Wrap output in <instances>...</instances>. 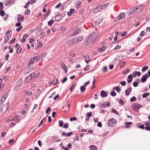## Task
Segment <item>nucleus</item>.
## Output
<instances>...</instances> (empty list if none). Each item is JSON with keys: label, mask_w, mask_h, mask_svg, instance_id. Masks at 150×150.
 <instances>
[{"label": "nucleus", "mask_w": 150, "mask_h": 150, "mask_svg": "<svg viewBox=\"0 0 150 150\" xmlns=\"http://www.w3.org/2000/svg\"><path fill=\"white\" fill-rule=\"evenodd\" d=\"M97 37L96 33L92 32L88 35L85 39V43L88 45L94 41Z\"/></svg>", "instance_id": "f257e3e1"}, {"label": "nucleus", "mask_w": 150, "mask_h": 150, "mask_svg": "<svg viewBox=\"0 0 150 150\" xmlns=\"http://www.w3.org/2000/svg\"><path fill=\"white\" fill-rule=\"evenodd\" d=\"M117 123L116 120L113 118L109 119L108 121V126L110 127H112L115 125Z\"/></svg>", "instance_id": "f03ea898"}, {"label": "nucleus", "mask_w": 150, "mask_h": 150, "mask_svg": "<svg viewBox=\"0 0 150 150\" xmlns=\"http://www.w3.org/2000/svg\"><path fill=\"white\" fill-rule=\"evenodd\" d=\"M40 57L38 56H36L31 58L29 61L28 64L30 65L32 64H34L37 62L39 59Z\"/></svg>", "instance_id": "7ed1b4c3"}, {"label": "nucleus", "mask_w": 150, "mask_h": 150, "mask_svg": "<svg viewBox=\"0 0 150 150\" xmlns=\"http://www.w3.org/2000/svg\"><path fill=\"white\" fill-rule=\"evenodd\" d=\"M142 106L140 104L137 103H134L132 105V108L135 111H138Z\"/></svg>", "instance_id": "20e7f679"}, {"label": "nucleus", "mask_w": 150, "mask_h": 150, "mask_svg": "<svg viewBox=\"0 0 150 150\" xmlns=\"http://www.w3.org/2000/svg\"><path fill=\"white\" fill-rule=\"evenodd\" d=\"M83 37H78L74 38V41L75 44H76L81 42L83 40Z\"/></svg>", "instance_id": "39448f33"}, {"label": "nucleus", "mask_w": 150, "mask_h": 150, "mask_svg": "<svg viewBox=\"0 0 150 150\" xmlns=\"http://www.w3.org/2000/svg\"><path fill=\"white\" fill-rule=\"evenodd\" d=\"M110 103H106V102L99 104V107L102 108H104L106 107H109L110 106Z\"/></svg>", "instance_id": "423d86ee"}, {"label": "nucleus", "mask_w": 150, "mask_h": 150, "mask_svg": "<svg viewBox=\"0 0 150 150\" xmlns=\"http://www.w3.org/2000/svg\"><path fill=\"white\" fill-rule=\"evenodd\" d=\"M34 76V74L33 73L31 74L28 76L26 78V81H25L24 83H26L29 82Z\"/></svg>", "instance_id": "0eeeda50"}, {"label": "nucleus", "mask_w": 150, "mask_h": 150, "mask_svg": "<svg viewBox=\"0 0 150 150\" xmlns=\"http://www.w3.org/2000/svg\"><path fill=\"white\" fill-rule=\"evenodd\" d=\"M125 18V14L123 13H121L117 17V19L118 20H119L121 19H124Z\"/></svg>", "instance_id": "6e6552de"}, {"label": "nucleus", "mask_w": 150, "mask_h": 150, "mask_svg": "<svg viewBox=\"0 0 150 150\" xmlns=\"http://www.w3.org/2000/svg\"><path fill=\"white\" fill-rule=\"evenodd\" d=\"M11 31L10 30H8L6 33V41H8L9 39L11 38Z\"/></svg>", "instance_id": "1a4fd4ad"}, {"label": "nucleus", "mask_w": 150, "mask_h": 150, "mask_svg": "<svg viewBox=\"0 0 150 150\" xmlns=\"http://www.w3.org/2000/svg\"><path fill=\"white\" fill-rule=\"evenodd\" d=\"M148 77V74H145L142 77L141 79V81L142 83L145 82L146 81Z\"/></svg>", "instance_id": "9d476101"}, {"label": "nucleus", "mask_w": 150, "mask_h": 150, "mask_svg": "<svg viewBox=\"0 0 150 150\" xmlns=\"http://www.w3.org/2000/svg\"><path fill=\"white\" fill-rule=\"evenodd\" d=\"M138 8L137 7H135L131 9L130 10L129 12L130 13H136L138 12Z\"/></svg>", "instance_id": "9b49d317"}, {"label": "nucleus", "mask_w": 150, "mask_h": 150, "mask_svg": "<svg viewBox=\"0 0 150 150\" xmlns=\"http://www.w3.org/2000/svg\"><path fill=\"white\" fill-rule=\"evenodd\" d=\"M8 96V93H6L4 94L2 97L1 100L2 102H4L6 100V99L7 98Z\"/></svg>", "instance_id": "f8f14e48"}, {"label": "nucleus", "mask_w": 150, "mask_h": 150, "mask_svg": "<svg viewBox=\"0 0 150 150\" xmlns=\"http://www.w3.org/2000/svg\"><path fill=\"white\" fill-rule=\"evenodd\" d=\"M100 95L102 98L108 96V94L104 91L102 90L100 93Z\"/></svg>", "instance_id": "ddd939ff"}, {"label": "nucleus", "mask_w": 150, "mask_h": 150, "mask_svg": "<svg viewBox=\"0 0 150 150\" xmlns=\"http://www.w3.org/2000/svg\"><path fill=\"white\" fill-rule=\"evenodd\" d=\"M102 11L100 6L98 7H96L93 10V13H96L98 12H100Z\"/></svg>", "instance_id": "4468645a"}, {"label": "nucleus", "mask_w": 150, "mask_h": 150, "mask_svg": "<svg viewBox=\"0 0 150 150\" xmlns=\"http://www.w3.org/2000/svg\"><path fill=\"white\" fill-rule=\"evenodd\" d=\"M133 79V76L132 75H129L127 77V82L128 83H130L132 81Z\"/></svg>", "instance_id": "2eb2a0df"}, {"label": "nucleus", "mask_w": 150, "mask_h": 150, "mask_svg": "<svg viewBox=\"0 0 150 150\" xmlns=\"http://www.w3.org/2000/svg\"><path fill=\"white\" fill-rule=\"evenodd\" d=\"M132 88L131 87H129L127 88L125 91V94L127 96L129 95L130 92L131 91Z\"/></svg>", "instance_id": "dca6fc26"}, {"label": "nucleus", "mask_w": 150, "mask_h": 150, "mask_svg": "<svg viewBox=\"0 0 150 150\" xmlns=\"http://www.w3.org/2000/svg\"><path fill=\"white\" fill-rule=\"evenodd\" d=\"M89 148L90 150H98V148L93 145L90 146Z\"/></svg>", "instance_id": "f3484780"}, {"label": "nucleus", "mask_w": 150, "mask_h": 150, "mask_svg": "<svg viewBox=\"0 0 150 150\" xmlns=\"http://www.w3.org/2000/svg\"><path fill=\"white\" fill-rule=\"evenodd\" d=\"M67 43L69 45L75 44L74 43V38L68 41L67 42Z\"/></svg>", "instance_id": "a211bd4d"}, {"label": "nucleus", "mask_w": 150, "mask_h": 150, "mask_svg": "<svg viewBox=\"0 0 150 150\" xmlns=\"http://www.w3.org/2000/svg\"><path fill=\"white\" fill-rule=\"evenodd\" d=\"M43 45L41 42H38V44L35 48L36 50H38L39 48H41L42 46Z\"/></svg>", "instance_id": "6ab92c4d"}, {"label": "nucleus", "mask_w": 150, "mask_h": 150, "mask_svg": "<svg viewBox=\"0 0 150 150\" xmlns=\"http://www.w3.org/2000/svg\"><path fill=\"white\" fill-rule=\"evenodd\" d=\"M61 65L62 69L65 71V72L67 73V68L65 66L64 64V63H62L61 64Z\"/></svg>", "instance_id": "aec40b11"}, {"label": "nucleus", "mask_w": 150, "mask_h": 150, "mask_svg": "<svg viewBox=\"0 0 150 150\" xmlns=\"http://www.w3.org/2000/svg\"><path fill=\"white\" fill-rule=\"evenodd\" d=\"M13 2L12 0H7L6 1V4L7 5L10 6L12 5Z\"/></svg>", "instance_id": "412c9836"}, {"label": "nucleus", "mask_w": 150, "mask_h": 150, "mask_svg": "<svg viewBox=\"0 0 150 150\" xmlns=\"http://www.w3.org/2000/svg\"><path fill=\"white\" fill-rule=\"evenodd\" d=\"M108 5V3H107L106 4L103 5L101 6H100L102 10L104 9L106 7H107Z\"/></svg>", "instance_id": "4be33fe9"}, {"label": "nucleus", "mask_w": 150, "mask_h": 150, "mask_svg": "<svg viewBox=\"0 0 150 150\" xmlns=\"http://www.w3.org/2000/svg\"><path fill=\"white\" fill-rule=\"evenodd\" d=\"M132 124V122H126L125 123V124L126 125L125 127L127 128H129L130 127L129 125Z\"/></svg>", "instance_id": "5701e85b"}, {"label": "nucleus", "mask_w": 150, "mask_h": 150, "mask_svg": "<svg viewBox=\"0 0 150 150\" xmlns=\"http://www.w3.org/2000/svg\"><path fill=\"white\" fill-rule=\"evenodd\" d=\"M80 89L81 92H84L85 90V86H81Z\"/></svg>", "instance_id": "b1692460"}, {"label": "nucleus", "mask_w": 150, "mask_h": 150, "mask_svg": "<svg viewBox=\"0 0 150 150\" xmlns=\"http://www.w3.org/2000/svg\"><path fill=\"white\" fill-rule=\"evenodd\" d=\"M113 89L114 90H115V89L116 91L118 92H120L121 90V89L118 86H116L115 87H114L113 88Z\"/></svg>", "instance_id": "393cba45"}, {"label": "nucleus", "mask_w": 150, "mask_h": 150, "mask_svg": "<svg viewBox=\"0 0 150 150\" xmlns=\"http://www.w3.org/2000/svg\"><path fill=\"white\" fill-rule=\"evenodd\" d=\"M102 21V20L101 18H98L97 19L96 22V23L97 24H98Z\"/></svg>", "instance_id": "a878e982"}, {"label": "nucleus", "mask_w": 150, "mask_h": 150, "mask_svg": "<svg viewBox=\"0 0 150 150\" xmlns=\"http://www.w3.org/2000/svg\"><path fill=\"white\" fill-rule=\"evenodd\" d=\"M149 95V93H144L142 95L143 98H145L147 97Z\"/></svg>", "instance_id": "bb28decb"}, {"label": "nucleus", "mask_w": 150, "mask_h": 150, "mask_svg": "<svg viewBox=\"0 0 150 150\" xmlns=\"http://www.w3.org/2000/svg\"><path fill=\"white\" fill-rule=\"evenodd\" d=\"M54 22V21L53 20H51L48 22V24L49 25L51 26Z\"/></svg>", "instance_id": "cd10ccee"}, {"label": "nucleus", "mask_w": 150, "mask_h": 150, "mask_svg": "<svg viewBox=\"0 0 150 150\" xmlns=\"http://www.w3.org/2000/svg\"><path fill=\"white\" fill-rule=\"evenodd\" d=\"M136 100V98L135 96H133L130 98V101L131 102H133Z\"/></svg>", "instance_id": "c85d7f7f"}, {"label": "nucleus", "mask_w": 150, "mask_h": 150, "mask_svg": "<svg viewBox=\"0 0 150 150\" xmlns=\"http://www.w3.org/2000/svg\"><path fill=\"white\" fill-rule=\"evenodd\" d=\"M148 69V67L147 66H144L143 67L142 69V71L143 72L145 71L146 70Z\"/></svg>", "instance_id": "c756f323"}, {"label": "nucleus", "mask_w": 150, "mask_h": 150, "mask_svg": "<svg viewBox=\"0 0 150 150\" xmlns=\"http://www.w3.org/2000/svg\"><path fill=\"white\" fill-rule=\"evenodd\" d=\"M110 94L112 96H114L116 95V93L114 91H113L110 93Z\"/></svg>", "instance_id": "7c9ffc66"}, {"label": "nucleus", "mask_w": 150, "mask_h": 150, "mask_svg": "<svg viewBox=\"0 0 150 150\" xmlns=\"http://www.w3.org/2000/svg\"><path fill=\"white\" fill-rule=\"evenodd\" d=\"M105 49V47H103L102 48H99L98 49V51H103Z\"/></svg>", "instance_id": "2f4dec72"}, {"label": "nucleus", "mask_w": 150, "mask_h": 150, "mask_svg": "<svg viewBox=\"0 0 150 150\" xmlns=\"http://www.w3.org/2000/svg\"><path fill=\"white\" fill-rule=\"evenodd\" d=\"M111 111L112 112L115 113L116 114L119 115L118 112L114 109H112L111 110Z\"/></svg>", "instance_id": "473e14b6"}, {"label": "nucleus", "mask_w": 150, "mask_h": 150, "mask_svg": "<svg viewBox=\"0 0 150 150\" xmlns=\"http://www.w3.org/2000/svg\"><path fill=\"white\" fill-rule=\"evenodd\" d=\"M76 85V84L75 83L72 85V86L70 88V90L71 91H72L75 88Z\"/></svg>", "instance_id": "72a5a7b5"}, {"label": "nucleus", "mask_w": 150, "mask_h": 150, "mask_svg": "<svg viewBox=\"0 0 150 150\" xmlns=\"http://www.w3.org/2000/svg\"><path fill=\"white\" fill-rule=\"evenodd\" d=\"M18 16H20V22H23V20H24V17L23 16H21V15H18Z\"/></svg>", "instance_id": "f704fd0d"}, {"label": "nucleus", "mask_w": 150, "mask_h": 150, "mask_svg": "<svg viewBox=\"0 0 150 150\" xmlns=\"http://www.w3.org/2000/svg\"><path fill=\"white\" fill-rule=\"evenodd\" d=\"M120 84L122 86H125L126 84V82L125 81H123L120 82Z\"/></svg>", "instance_id": "c9c22d12"}, {"label": "nucleus", "mask_w": 150, "mask_h": 150, "mask_svg": "<svg viewBox=\"0 0 150 150\" xmlns=\"http://www.w3.org/2000/svg\"><path fill=\"white\" fill-rule=\"evenodd\" d=\"M21 49L22 48L21 47H18L17 50V53H19L20 52Z\"/></svg>", "instance_id": "e433bc0d"}, {"label": "nucleus", "mask_w": 150, "mask_h": 150, "mask_svg": "<svg viewBox=\"0 0 150 150\" xmlns=\"http://www.w3.org/2000/svg\"><path fill=\"white\" fill-rule=\"evenodd\" d=\"M5 14V13L3 10L1 11L0 12V15L2 16H3Z\"/></svg>", "instance_id": "4c0bfd02"}, {"label": "nucleus", "mask_w": 150, "mask_h": 150, "mask_svg": "<svg viewBox=\"0 0 150 150\" xmlns=\"http://www.w3.org/2000/svg\"><path fill=\"white\" fill-rule=\"evenodd\" d=\"M87 115L88 117H91L92 115V112H87Z\"/></svg>", "instance_id": "58836bf2"}, {"label": "nucleus", "mask_w": 150, "mask_h": 150, "mask_svg": "<svg viewBox=\"0 0 150 150\" xmlns=\"http://www.w3.org/2000/svg\"><path fill=\"white\" fill-rule=\"evenodd\" d=\"M77 120L76 118V117H71L70 118V120L71 121H75Z\"/></svg>", "instance_id": "ea45409f"}, {"label": "nucleus", "mask_w": 150, "mask_h": 150, "mask_svg": "<svg viewBox=\"0 0 150 150\" xmlns=\"http://www.w3.org/2000/svg\"><path fill=\"white\" fill-rule=\"evenodd\" d=\"M133 85L134 87H137L138 86V83L137 81L134 82L133 83Z\"/></svg>", "instance_id": "a19ab883"}, {"label": "nucleus", "mask_w": 150, "mask_h": 150, "mask_svg": "<svg viewBox=\"0 0 150 150\" xmlns=\"http://www.w3.org/2000/svg\"><path fill=\"white\" fill-rule=\"evenodd\" d=\"M30 71V69H28V68H27L25 69V74H27Z\"/></svg>", "instance_id": "79ce46f5"}, {"label": "nucleus", "mask_w": 150, "mask_h": 150, "mask_svg": "<svg viewBox=\"0 0 150 150\" xmlns=\"http://www.w3.org/2000/svg\"><path fill=\"white\" fill-rule=\"evenodd\" d=\"M145 33L144 31H142L140 34V36L141 37H143Z\"/></svg>", "instance_id": "37998d69"}, {"label": "nucleus", "mask_w": 150, "mask_h": 150, "mask_svg": "<svg viewBox=\"0 0 150 150\" xmlns=\"http://www.w3.org/2000/svg\"><path fill=\"white\" fill-rule=\"evenodd\" d=\"M18 83H19V84H18V86H21V84L23 83V80L21 78H20L19 81H18Z\"/></svg>", "instance_id": "c03bdc74"}, {"label": "nucleus", "mask_w": 150, "mask_h": 150, "mask_svg": "<svg viewBox=\"0 0 150 150\" xmlns=\"http://www.w3.org/2000/svg\"><path fill=\"white\" fill-rule=\"evenodd\" d=\"M59 126L60 127H62L63 126V122L62 120H59Z\"/></svg>", "instance_id": "a18cd8bd"}, {"label": "nucleus", "mask_w": 150, "mask_h": 150, "mask_svg": "<svg viewBox=\"0 0 150 150\" xmlns=\"http://www.w3.org/2000/svg\"><path fill=\"white\" fill-rule=\"evenodd\" d=\"M30 10L29 9H27V10L25 11L24 13L25 15H28L30 13Z\"/></svg>", "instance_id": "49530a36"}, {"label": "nucleus", "mask_w": 150, "mask_h": 150, "mask_svg": "<svg viewBox=\"0 0 150 150\" xmlns=\"http://www.w3.org/2000/svg\"><path fill=\"white\" fill-rule=\"evenodd\" d=\"M6 134V133L5 132L3 131L1 133V137L3 138L5 136Z\"/></svg>", "instance_id": "de8ad7c7"}, {"label": "nucleus", "mask_w": 150, "mask_h": 150, "mask_svg": "<svg viewBox=\"0 0 150 150\" xmlns=\"http://www.w3.org/2000/svg\"><path fill=\"white\" fill-rule=\"evenodd\" d=\"M25 93L28 96L30 95H32L33 93L32 92H31V91H26Z\"/></svg>", "instance_id": "09e8293b"}, {"label": "nucleus", "mask_w": 150, "mask_h": 150, "mask_svg": "<svg viewBox=\"0 0 150 150\" xmlns=\"http://www.w3.org/2000/svg\"><path fill=\"white\" fill-rule=\"evenodd\" d=\"M57 82V79H54L52 82V83L54 85H55Z\"/></svg>", "instance_id": "8fccbe9b"}, {"label": "nucleus", "mask_w": 150, "mask_h": 150, "mask_svg": "<svg viewBox=\"0 0 150 150\" xmlns=\"http://www.w3.org/2000/svg\"><path fill=\"white\" fill-rule=\"evenodd\" d=\"M90 66L89 65H87L84 69V71H85L88 70L90 68Z\"/></svg>", "instance_id": "3c124183"}, {"label": "nucleus", "mask_w": 150, "mask_h": 150, "mask_svg": "<svg viewBox=\"0 0 150 150\" xmlns=\"http://www.w3.org/2000/svg\"><path fill=\"white\" fill-rule=\"evenodd\" d=\"M22 28V26H20L19 27L17 28L16 29V31L18 32H19Z\"/></svg>", "instance_id": "603ef678"}, {"label": "nucleus", "mask_w": 150, "mask_h": 150, "mask_svg": "<svg viewBox=\"0 0 150 150\" xmlns=\"http://www.w3.org/2000/svg\"><path fill=\"white\" fill-rule=\"evenodd\" d=\"M108 69L107 67H105L103 68V72H105L107 71Z\"/></svg>", "instance_id": "864d4df0"}, {"label": "nucleus", "mask_w": 150, "mask_h": 150, "mask_svg": "<svg viewBox=\"0 0 150 150\" xmlns=\"http://www.w3.org/2000/svg\"><path fill=\"white\" fill-rule=\"evenodd\" d=\"M121 48V46L119 45H117L114 48V50H117Z\"/></svg>", "instance_id": "5fc2aeb1"}, {"label": "nucleus", "mask_w": 150, "mask_h": 150, "mask_svg": "<svg viewBox=\"0 0 150 150\" xmlns=\"http://www.w3.org/2000/svg\"><path fill=\"white\" fill-rule=\"evenodd\" d=\"M30 3L29 1L24 6L25 8H27L28 7Z\"/></svg>", "instance_id": "6e6d98bb"}, {"label": "nucleus", "mask_w": 150, "mask_h": 150, "mask_svg": "<svg viewBox=\"0 0 150 150\" xmlns=\"http://www.w3.org/2000/svg\"><path fill=\"white\" fill-rule=\"evenodd\" d=\"M67 80V78L66 77H64L62 80V83H64Z\"/></svg>", "instance_id": "4d7b16f0"}, {"label": "nucleus", "mask_w": 150, "mask_h": 150, "mask_svg": "<svg viewBox=\"0 0 150 150\" xmlns=\"http://www.w3.org/2000/svg\"><path fill=\"white\" fill-rule=\"evenodd\" d=\"M72 134H73V133L72 132H69L67 133L66 134V136L67 137H69Z\"/></svg>", "instance_id": "13d9d810"}, {"label": "nucleus", "mask_w": 150, "mask_h": 150, "mask_svg": "<svg viewBox=\"0 0 150 150\" xmlns=\"http://www.w3.org/2000/svg\"><path fill=\"white\" fill-rule=\"evenodd\" d=\"M138 127H139L142 129H143L144 128V125H142L139 126H138Z\"/></svg>", "instance_id": "bf43d9fd"}, {"label": "nucleus", "mask_w": 150, "mask_h": 150, "mask_svg": "<svg viewBox=\"0 0 150 150\" xmlns=\"http://www.w3.org/2000/svg\"><path fill=\"white\" fill-rule=\"evenodd\" d=\"M68 125L67 123H65L63 127L65 128H67L68 127Z\"/></svg>", "instance_id": "052dcab7"}, {"label": "nucleus", "mask_w": 150, "mask_h": 150, "mask_svg": "<svg viewBox=\"0 0 150 150\" xmlns=\"http://www.w3.org/2000/svg\"><path fill=\"white\" fill-rule=\"evenodd\" d=\"M45 35V33L43 32H42L41 33L40 35V38H42L43 37H44Z\"/></svg>", "instance_id": "680f3d73"}, {"label": "nucleus", "mask_w": 150, "mask_h": 150, "mask_svg": "<svg viewBox=\"0 0 150 150\" xmlns=\"http://www.w3.org/2000/svg\"><path fill=\"white\" fill-rule=\"evenodd\" d=\"M68 59V60L69 62H72L73 61V59L72 58H70V57H68L67 58Z\"/></svg>", "instance_id": "e2e57ef3"}, {"label": "nucleus", "mask_w": 150, "mask_h": 150, "mask_svg": "<svg viewBox=\"0 0 150 150\" xmlns=\"http://www.w3.org/2000/svg\"><path fill=\"white\" fill-rule=\"evenodd\" d=\"M9 54H7L6 57H5L4 59L6 61H7L8 59V58H9Z\"/></svg>", "instance_id": "0e129e2a"}, {"label": "nucleus", "mask_w": 150, "mask_h": 150, "mask_svg": "<svg viewBox=\"0 0 150 150\" xmlns=\"http://www.w3.org/2000/svg\"><path fill=\"white\" fill-rule=\"evenodd\" d=\"M25 110H22L20 112V114L23 115H25Z\"/></svg>", "instance_id": "69168bd1"}, {"label": "nucleus", "mask_w": 150, "mask_h": 150, "mask_svg": "<svg viewBox=\"0 0 150 150\" xmlns=\"http://www.w3.org/2000/svg\"><path fill=\"white\" fill-rule=\"evenodd\" d=\"M15 40H16L15 38H13L12 40H11L9 42V44H12V43H13L15 41Z\"/></svg>", "instance_id": "338daca9"}, {"label": "nucleus", "mask_w": 150, "mask_h": 150, "mask_svg": "<svg viewBox=\"0 0 150 150\" xmlns=\"http://www.w3.org/2000/svg\"><path fill=\"white\" fill-rule=\"evenodd\" d=\"M145 31L147 32H150V27H147L146 28Z\"/></svg>", "instance_id": "774afa93"}]
</instances>
